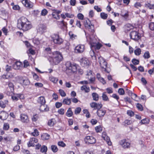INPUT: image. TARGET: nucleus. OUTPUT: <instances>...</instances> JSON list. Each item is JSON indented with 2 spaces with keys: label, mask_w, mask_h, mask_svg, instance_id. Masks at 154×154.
Masks as SVG:
<instances>
[{
  "label": "nucleus",
  "mask_w": 154,
  "mask_h": 154,
  "mask_svg": "<svg viewBox=\"0 0 154 154\" xmlns=\"http://www.w3.org/2000/svg\"><path fill=\"white\" fill-rule=\"evenodd\" d=\"M69 34L70 36V38L72 39H74L75 38L77 37V36L73 34L72 32H69Z\"/></svg>",
  "instance_id": "44"
},
{
  "label": "nucleus",
  "mask_w": 154,
  "mask_h": 154,
  "mask_svg": "<svg viewBox=\"0 0 154 154\" xmlns=\"http://www.w3.org/2000/svg\"><path fill=\"white\" fill-rule=\"evenodd\" d=\"M73 114V113L72 111L71 108H69L66 113V116L68 117H70L72 116Z\"/></svg>",
  "instance_id": "25"
},
{
  "label": "nucleus",
  "mask_w": 154,
  "mask_h": 154,
  "mask_svg": "<svg viewBox=\"0 0 154 154\" xmlns=\"http://www.w3.org/2000/svg\"><path fill=\"white\" fill-rule=\"evenodd\" d=\"M98 62L101 67L102 69V71L109 73L110 71L108 69L107 63L105 59L102 57L100 56L98 58Z\"/></svg>",
  "instance_id": "3"
},
{
  "label": "nucleus",
  "mask_w": 154,
  "mask_h": 154,
  "mask_svg": "<svg viewBox=\"0 0 154 154\" xmlns=\"http://www.w3.org/2000/svg\"><path fill=\"white\" fill-rule=\"evenodd\" d=\"M40 110L42 112L47 111L49 110V108L45 104L44 105H41Z\"/></svg>",
  "instance_id": "21"
},
{
  "label": "nucleus",
  "mask_w": 154,
  "mask_h": 154,
  "mask_svg": "<svg viewBox=\"0 0 154 154\" xmlns=\"http://www.w3.org/2000/svg\"><path fill=\"white\" fill-rule=\"evenodd\" d=\"M54 119H52L49 120L48 122V125L50 126H52L54 125Z\"/></svg>",
  "instance_id": "37"
},
{
  "label": "nucleus",
  "mask_w": 154,
  "mask_h": 154,
  "mask_svg": "<svg viewBox=\"0 0 154 154\" xmlns=\"http://www.w3.org/2000/svg\"><path fill=\"white\" fill-rule=\"evenodd\" d=\"M11 98L13 100L17 101L18 100V97L17 94H14V95L12 96Z\"/></svg>",
  "instance_id": "46"
},
{
  "label": "nucleus",
  "mask_w": 154,
  "mask_h": 154,
  "mask_svg": "<svg viewBox=\"0 0 154 154\" xmlns=\"http://www.w3.org/2000/svg\"><path fill=\"white\" fill-rule=\"evenodd\" d=\"M49 79L50 80L55 84H56L57 83L58 80L57 78L54 77L52 76H50Z\"/></svg>",
  "instance_id": "26"
},
{
  "label": "nucleus",
  "mask_w": 154,
  "mask_h": 154,
  "mask_svg": "<svg viewBox=\"0 0 154 154\" xmlns=\"http://www.w3.org/2000/svg\"><path fill=\"white\" fill-rule=\"evenodd\" d=\"M23 63L24 67H26L29 66V64L28 61L26 60H25L24 61Z\"/></svg>",
  "instance_id": "61"
},
{
  "label": "nucleus",
  "mask_w": 154,
  "mask_h": 154,
  "mask_svg": "<svg viewBox=\"0 0 154 154\" xmlns=\"http://www.w3.org/2000/svg\"><path fill=\"white\" fill-rule=\"evenodd\" d=\"M106 111L103 109H98L97 113V115L100 117H103L105 115Z\"/></svg>",
  "instance_id": "16"
},
{
  "label": "nucleus",
  "mask_w": 154,
  "mask_h": 154,
  "mask_svg": "<svg viewBox=\"0 0 154 154\" xmlns=\"http://www.w3.org/2000/svg\"><path fill=\"white\" fill-rule=\"evenodd\" d=\"M46 29V26L44 24H40L39 25L37 29L38 32L42 33L44 32Z\"/></svg>",
  "instance_id": "18"
},
{
  "label": "nucleus",
  "mask_w": 154,
  "mask_h": 154,
  "mask_svg": "<svg viewBox=\"0 0 154 154\" xmlns=\"http://www.w3.org/2000/svg\"><path fill=\"white\" fill-rule=\"evenodd\" d=\"M149 120L148 119H143L141 120V123L142 124H147L149 123Z\"/></svg>",
  "instance_id": "35"
},
{
  "label": "nucleus",
  "mask_w": 154,
  "mask_h": 154,
  "mask_svg": "<svg viewBox=\"0 0 154 154\" xmlns=\"http://www.w3.org/2000/svg\"><path fill=\"white\" fill-rule=\"evenodd\" d=\"M118 92L121 95H123L125 94V91L124 89L122 88L119 89Z\"/></svg>",
  "instance_id": "49"
},
{
  "label": "nucleus",
  "mask_w": 154,
  "mask_h": 154,
  "mask_svg": "<svg viewBox=\"0 0 154 154\" xmlns=\"http://www.w3.org/2000/svg\"><path fill=\"white\" fill-rule=\"evenodd\" d=\"M95 130L97 132H100L102 131V128L100 126H98L95 127Z\"/></svg>",
  "instance_id": "40"
},
{
  "label": "nucleus",
  "mask_w": 154,
  "mask_h": 154,
  "mask_svg": "<svg viewBox=\"0 0 154 154\" xmlns=\"http://www.w3.org/2000/svg\"><path fill=\"white\" fill-rule=\"evenodd\" d=\"M38 142V140L35 137H33L30 138L29 140L27 143L28 146L29 147L34 146H35V143H36Z\"/></svg>",
  "instance_id": "10"
},
{
  "label": "nucleus",
  "mask_w": 154,
  "mask_h": 154,
  "mask_svg": "<svg viewBox=\"0 0 154 154\" xmlns=\"http://www.w3.org/2000/svg\"><path fill=\"white\" fill-rule=\"evenodd\" d=\"M39 133L38 131L36 129H35L34 130V132H32L31 134L32 136L35 137L38 136L39 134Z\"/></svg>",
  "instance_id": "34"
},
{
  "label": "nucleus",
  "mask_w": 154,
  "mask_h": 154,
  "mask_svg": "<svg viewBox=\"0 0 154 154\" xmlns=\"http://www.w3.org/2000/svg\"><path fill=\"white\" fill-rule=\"evenodd\" d=\"M121 15L122 17H124L125 19H127L128 16V13L127 12H126L125 13L122 12Z\"/></svg>",
  "instance_id": "48"
},
{
  "label": "nucleus",
  "mask_w": 154,
  "mask_h": 154,
  "mask_svg": "<svg viewBox=\"0 0 154 154\" xmlns=\"http://www.w3.org/2000/svg\"><path fill=\"white\" fill-rule=\"evenodd\" d=\"M59 93L62 97H65L66 94L64 91L62 89H60L59 90Z\"/></svg>",
  "instance_id": "43"
},
{
  "label": "nucleus",
  "mask_w": 154,
  "mask_h": 154,
  "mask_svg": "<svg viewBox=\"0 0 154 154\" xmlns=\"http://www.w3.org/2000/svg\"><path fill=\"white\" fill-rule=\"evenodd\" d=\"M22 3L26 7L29 8H31L33 6L32 2L29 0H23L22 1Z\"/></svg>",
  "instance_id": "17"
},
{
  "label": "nucleus",
  "mask_w": 154,
  "mask_h": 154,
  "mask_svg": "<svg viewBox=\"0 0 154 154\" xmlns=\"http://www.w3.org/2000/svg\"><path fill=\"white\" fill-rule=\"evenodd\" d=\"M20 118L22 122L24 123H28L29 121L28 116L25 114L20 115Z\"/></svg>",
  "instance_id": "13"
},
{
  "label": "nucleus",
  "mask_w": 154,
  "mask_h": 154,
  "mask_svg": "<svg viewBox=\"0 0 154 154\" xmlns=\"http://www.w3.org/2000/svg\"><path fill=\"white\" fill-rule=\"evenodd\" d=\"M81 110V108L80 107H78L76 108L75 110V113L76 114H79Z\"/></svg>",
  "instance_id": "60"
},
{
  "label": "nucleus",
  "mask_w": 154,
  "mask_h": 154,
  "mask_svg": "<svg viewBox=\"0 0 154 154\" xmlns=\"http://www.w3.org/2000/svg\"><path fill=\"white\" fill-rule=\"evenodd\" d=\"M90 105L91 107L94 108V109H101L102 106V105L101 103H97L94 102L91 103Z\"/></svg>",
  "instance_id": "14"
},
{
  "label": "nucleus",
  "mask_w": 154,
  "mask_h": 154,
  "mask_svg": "<svg viewBox=\"0 0 154 154\" xmlns=\"http://www.w3.org/2000/svg\"><path fill=\"white\" fill-rule=\"evenodd\" d=\"M127 114L129 116H132L134 115V113L132 111L128 110L127 112Z\"/></svg>",
  "instance_id": "59"
},
{
  "label": "nucleus",
  "mask_w": 154,
  "mask_h": 154,
  "mask_svg": "<svg viewBox=\"0 0 154 154\" xmlns=\"http://www.w3.org/2000/svg\"><path fill=\"white\" fill-rule=\"evenodd\" d=\"M52 59V62L54 65H57L63 60L62 56L60 52L57 51L52 53L51 56Z\"/></svg>",
  "instance_id": "2"
},
{
  "label": "nucleus",
  "mask_w": 154,
  "mask_h": 154,
  "mask_svg": "<svg viewBox=\"0 0 154 154\" xmlns=\"http://www.w3.org/2000/svg\"><path fill=\"white\" fill-rule=\"evenodd\" d=\"M58 112L60 114L63 115L65 113L64 109L61 108L58 110Z\"/></svg>",
  "instance_id": "56"
},
{
  "label": "nucleus",
  "mask_w": 154,
  "mask_h": 154,
  "mask_svg": "<svg viewBox=\"0 0 154 154\" xmlns=\"http://www.w3.org/2000/svg\"><path fill=\"white\" fill-rule=\"evenodd\" d=\"M124 100L126 102H128L130 103H131V101L130 98L128 97H125L124 98Z\"/></svg>",
  "instance_id": "62"
},
{
  "label": "nucleus",
  "mask_w": 154,
  "mask_h": 154,
  "mask_svg": "<svg viewBox=\"0 0 154 154\" xmlns=\"http://www.w3.org/2000/svg\"><path fill=\"white\" fill-rule=\"evenodd\" d=\"M37 101L38 103L40 105H44L46 102L45 97L42 96L39 97L38 98Z\"/></svg>",
  "instance_id": "20"
},
{
  "label": "nucleus",
  "mask_w": 154,
  "mask_h": 154,
  "mask_svg": "<svg viewBox=\"0 0 154 154\" xmlns=\"http://www.w3.org/2000/svg\"><path fill=\"white\" fill-rule=\"evenodd\" d=\"M7 114L5 112H2L0 114V119L3 120L6 119L8 117Z\"/></svg>",
  "instance_id": "22"
},
{
  "label": "nucleus",
  "mask_w": 154,
  "mask_h": 154,
  "mask_svg": "<svg viewBox=\"0 0 154 154\" xmlns=\"http://www.w3.org/2000/svg\"><path fill=\"white\" fill-rule=\"evenodd\" d=\"M8 86L11 91H12L14 90V85L12 83L9 82L8 84Z\"/></svg>",
  "instance_id": "58"
},
{
  "label": "nucleus",
  "mask_w": 154,
  "mask_h": 154,
  "mask_svg": "<svg viewBox=\"0 0 154 154\" xmlns=\"http://www.w3.org/2000/svg\"><path fill=\"white\" fill-rule=\"evenodd\" d=\"M100 15L101 18L103 19H106L108 17L107 14L103 12L100 13Z\"/></svg>",
  "instance_id": "38"
},
{
  "label": "nucleus",
  "mask_w": 154,
  "mask_h": 154,
  "mask_svg": "<svg viewBox=\"0 0 154 154\" xmlns=\"http://www.w3.org/2000/svg\"><path fill=\"white\" fill-rule=\"evenodd\" d=\"M77 17L79 19L83 20L84 18V16L81 13H79L78 14Z\"/></svg>",
  "instance_id": "63"
},
{
  "label": "nucleus",
  "mask_w": 154,
  "mask_h": 154,
  "mask_svg": "<svg viewBox=\"0 0 154 154\" xmlns=\"http://www.w3.org/2000/svg\"><path fill=\"white\" fill-rule=\"evenodd\" d=\"M106 92L103 93L102 94V99L104 101L109 100V99L107 95L105 94Z\"/></svg>",
  "instance_id": "39"
},
{
  "label": "nucleus",
  "mask_w": 154,
  "mask_h": 154,
  "mask_svg": "<svg viewBox=\"0 0 154 154\" xmlns=\"http://www.w3.org/2000/svg\"><path fill=\"white\" fill-rule=\"evenodd\" d=\"M3 32L4 33L5 35H7L8 32V30L5 27H3L2 29Z\"/></svg>",
  "instance_id": "64"
},
{
  "label": "nucleus",
  "mask_w": 154,
  "mask_h": 154,
  "mask_svg": "<svg viewBox=\"0 0 154 154\" xmlns=\"http://www.w3.org/2000/svg\"><path fill=\"white\" fill-rule=\"evenodd\" d=\"M81 90L82 91H85V92L86 93H88L90 91L89 88L85 85H83L81 87Z\"/></svg>",
  "instance_id": "23"
},
{
  "label": "nucleus",
  "mask_w": 154,
  "mask_h": 154,
  "mask_svg": "<svg viewBox=\"0 0 154 154\" xmlns=\"http://www.w3.org/2000/svg\"><path fill=\"white\" fill-rule=\"evenodd\" d=\"M88 79L89 80V83H94L95 81V78L94 77H90V78L88 77Z\"/></svg>",
  "instance_id": "54"
},
{
  "label": "nucleus",
  "mask_w": 154,
  "mask_h": 154,
  "mask_svg": "<svg viewBox=\"0 0 154 154\" xmlns=\"http://www.w3.org/2000/svg\"><path fill=\"white\" fill-rule=\"evenodd\" d=\"M137 107L140 111H142L143 109L142 106L140 104L138 103L136 105Z\"/></svg>",
  "instance_id": "51"
},
{
  "label": "nucleus",
  "mask_w": 154,
  "mask_h": 154,
  "mask_svg": "<svg viewBox=\"0 0 154 154\" xmlns=\"http://www.w3.org/2000/svg\"><path fill=\"white\" fill-rule=\"evenodd\" d=\"M141 50L140 48H137L134 50V53L135 55L137 56H139L141 54Z\"/></svg>",
  "instance_id": "31"
},
{
  "label": "nucleus",
  "mask_w": 154,
  "mask_h": 154,
  "mask_svg": "<svg viewBox=\"0 0 154 154\" xmlns=\"http://www.w3.org/2000/svg\"><path fill=\"white\" fill-rule=\"evenodd\" d=\"M53 17L55 19L57 20H59L60 18V16L59 15L57 14H54V13H53L52 14Z\"/></svg>",
  "instance_id": "55"
},
{
  "label": "nucleus",
  "mask_w": 154,
  "mask_h": 154,
  "mask_svg": "<svg viewBox=\"0 0 154 154\" xmlns=\"http://www.w3.org/2000/svg\"><path fill=\"white\" fill-rule=\"evenodd\" d=\"M5 103L2 101H0V106L2 108H4L6 106L5 104L8 102V101L7 100H6L5 101Z\"/></svg>",
  "instance_id": "41"
},
{
  "label": "nucleus",
  "mask_w": 154,
  "mask_h": 154,
  "mask_svg": "<svg viewBox=\"0 0 154 154\" xmlns=\"http://www.w3.org/2000/svg\"><path fill=\"white\" fill-rule=\"evenodd\" d=\"M33 42L34 44L36 45H38L40 43V41L37 38H35L33 40Z\"/></svg>",
  "instance_id": "45"
},
{
  "label": "nucleus",
  "mask_w": 154,
  "mask_h": 154,
  "mask_svg": "<svg viewBox=\"0 0 154 154\" xmlns=\"http://www.w3.org/2000/svg\"><path fill=\"white\" fill-rule=\"evenodd\" d=\"M58 145L62 147H64L66 146L65 144L63 141L59 142L58 143Z\"/></svg>",
  "instance_id": "57"
},
{
  "label": "nucleus",
  "mask_w": 154,
  "mask_h": 154,
  "mask_svg": "<svg viewBox=\"0 0 154 154\" xmlns=\"http://www.w3.org/2000/svg\"><path fill=\"white\" fill-rule=\"evenodd\" d=\"M101 46L102 45L99 43H91V49H93L94 48L95 49L99 50Z\"/></svg>",
  "instance_id": "15"
},
{
  "label": "nucleus",
  "mask_w": 154,
  "mask_h": 154,
  "mask_svg": "<svg viewBox=\"0 0 154 154\" xmlns=\"http://www.w3.org/2000/svg\"><path fill=\"white\" fill-rule=\"evenodd\" d=\"M149 27L150 30H154V23L153 22L151 23L149 25Z\"/></svg>",
  "instance_id": "52"
},
{
  "label": "nucleus",
  "mask_w": 154,
  "mask_h": 154,
  "mask_svg": "<svg viewBox=\"0 0 154 154\" xmlns=\"http://www.w3.org/2000/svg\"><path fill=\"white\" fill-rule=\"evenodd\" d=\"M38 118V115L35 114L33 115L32 118V119L33 122H36L37 121Z\"/></svg>",
  "instance_id": "36"
},
{
  "label": "nucleus",
  "mask_w": 154,
  "mask_h": 154,
  "mask_svg": "<svg viewBox=\"0 0 154 154\" xmlns=\"http://www.w3.org/2000/svg\"><path fill=\"white\" fill-rule=\"evenodd\" d=\"M81 65L84 67H87L89 64V62L88 59L83 58L80 60Z\"/></svg>",
  "instance_id": "12"
},
{
  "label": "nucleus",
  "mask_w": 154,
  "mask_h": 154,
  "mask_svg": "<svg viewBox=\"0 0 154 154\" xmlns=\"http://www.w3.org/2000/svg\"><path fill=\"white\" fill-rule=\"evenodd\" d=\"M119 143L124 148H129L130 144V143L125 139H123L120 141Z\"/></svg>",
  "instance_id": "11"
},
{
  "label": "nucleus",
  "mask_w": 154,
  "mask_h": 154,
  "mask_svg": "<svg viewBox=\"0 0 154 154\" xmlns=\"http://www.w3.org/2000/svg\"><path fill=\"white\" fill-rule=\"evenodd\" d=\"M84 140L86 143L93 144L95 143L96 139L93 136H86L84 139Z\"/></svg>",
  "instance_id": "7"
},
{
  "label": "nucleus",
  "mask_w": 154,
  "mask_h": 154,
  "mask_svg": "<svg viewBox=\"0 0 154 154\" xmlns=\"http://www.w3.org/2000/svg\"><path fill=\"white\" fill-rule=\"evenodd\" d=\"M51 149L54 152H56L58 150L57 146L54 145H52L51 146Z\"/></svg>",
  "instance_id": "32"
},
{
  "label": "nucleus",
  "mask_w": 154,
  "mask_h": 154,
  "mask_svg": "<svg viewBox=\"0 0 154 154\" xmlns=\"http://www.w3.org/2000/svg\"><path fill=\"white\" fill-rule=\"evenodd\" d=\"M85 49L83 45L80 44L77 45L75 48V52L76 53H81L84 52Z\"/></svg>",
  "instance_id": "8"
},
{
  "label": "nucleus",
  "mask_w": 154,
  "mask_h": 154,
  "mask_svg": "<svg viewBox=\"0 0 154 154\" xmlns=\"http://www.w3.org/2000/svg\"><path fill=\"white\" fill-rule=\"evenodd\" d=\"M131 38L135 41H137L140 38V34L137 31H133L130 34Z\"/></svg>",
  "instance_id": "6"
},
{
  "label": "nucleus",
  "mask_w": 154,
  "mask_h": 154,
  "mask_svg": "<svg viewBox=\"0 0 154 154\" xmlns=\"http://www.w3.org/2000/svg\"><path fill=\"white\" fill-rule=\"evenodd\" d=\"M22 64L20 62H16L13 66V67L14 69H19L22 67Z\"/></svg>",
  "instance_id": "19"
},
{
  "label": "nucleus",
  "mask_w": 154,
  "mask_h": 154,
  "mask_svg": "<svg viewBox=\"0 0 154 154\" xmlns=\"http://www.w3.org/2000/svg\"><path fill=\"white\" fill-rule=\"evenodd\" d=\"M49 137L50 135L47 133L43 134L41 136L42 139L43 140H47L49 138Z\"/></svg>",
  "instance_id": "24"
},
{
  "label": "nucleus",
  "mask_w": 154,
  "mask_h": 154,
  "mask_svg": "<svg viewBox=\"0 0 154 154\" xmlns=\"http://www.w3.org/2000/svg\"><path fill=\"white\" fill-rule=\"evenodd\" d=\"M48 13V11L46 9H44L41 12V15L42 16H45Z\"/></svg>",
  "instance_id": "53"
},
{
  "label": "nucleus",
  "mask_w": 154,
  "mask_h": 154,
  "mask_svg": "<svg viewBox=\"0 0 154 154\" xmlns=\"http://www.w3.org/2000/svg\"><path fill=\"white\" fill-rule=\"evenodd\" d=\"M66 66L67 69L70 70L72 72H75L76 71L77 65L73 63H72L70 61H67L66 63Z\"/></svg>",
  "instance_id": "5"
},
{
  "label": "nucleus",
  "mask_w": 154,
  "mask_h": 154,
  "mask_svg": "<svg viewBox=\"0 0 154 154\" xmlns=\"http://www.w3.org/2000/svg\"><path fill=\"white\" fill-rule=\"evenodd\" d=\"M9 128V124L8 123H5L4 124L3 129L5 130H8Z\"/></svg>",
  "instance_id": "47"
},
{
  "label": "nucleus",
  "mask_w": 154,
  "mask_h": 154,
  "mask_svg": "<svg viewBox=\"0 0 154 154\" xmlns=\"http://www.w3.org/2000/svg\"><path fill=\"white\" fill-rule=\"evenodd\" d=\"M93 100L95 101H97L99 99V96L96 93H93L92 94Z\"/></svg>",
  "instance_id": "27"
},
{
  "label": "nucleus",
  "mask_w": 154,
  "mask_h": 154,
  "mask_svg": "<svg viewBox=\"0 0 154 154\" xmlns=\"http://www.w3.org/2000/svg\"><path fill=\"white\" fill-rule=\"evenodd\" d=\"M51 41L55 44L60 45L63 42V39L60 37L58 34H54L51 36Z\"/></svg>",
  "instance_id": "4"
},
{
  "label": "nucleus",
  "mask_w": 154,
  "mask_h": 154,
  "mask_svg": "<svg viewBox=\"0 0 154 154\" xmlns=\"http://www.w3.org/2000/svg\"><path fill=\"white\" fill-rule=\"evenodd\" d=\"M103 139L106 141L108 145L110 146L112 145V143L110 140L109 138L107 136L105 138H103Z\"/></svg>",
  "instance_id": "30"
},
{
  "label": "nucleus",
  "mask_w": 154,
  "mask_h": 154,
  "mask_svg": "<svg viewBox=\"0 0 154 154\" xmlns=\"http://www.w3.org/2000/svg\"><path fill=\"white\" fill-rule=\"evenodd\" d=\"M20 82L21 83L25 85H29L30 83L29 80L27 79H23Z\"/></svg>",
  "instance_id": "29"
},
{
  "label": "nucleus",
  "mask_w": 154,
  "mask_h": 154,
  "mask_svg": "<svg viewBox=\"0 0 154 154\" xmlns=\"http://www.w3.org/2000/svg\"><path fill=\"white\" fill-rule=\"evenodd\" d=\"M47 150V147L45 146H43L41 149H40V151L42 152H46Z\"/></svg>",
  "instance_id": "42"
},
{
  "label": "nucleus",
  "mask_w": 154,
  "mask_h": 154,
  "mask_svg": "<svg viewBox=\"0 0 154 154\" xmlns=\"http://www.w3.org/2000/svg\"><path fill=\"white\" fill-rule=\"evenodd\" d=\"M84 22L85 27L86 28L90 29L91 31L93 30L94 26L91 24V22L88 19H85Z\"/></svg>",
  "instance_id": "9"
},
{
  "label": "nucleus",
  "mask_w": 154,
  "mask_h": 154,
  "mask_svg": "<svg viewBox=\"0 0 154 154\" xmlns=\"http://www.w3.org/2000/svg\"><path fill=\"white\" fill-rule=\"evenodd\" d=\"M132 62L134 65H137L139 63V61L135 59H133L132 60Z\"/></svg>",
  "instance_id": "50"
},
{
  "label": "nucleus",
  "mask_w": 154,
  "mask_h": 154,
  "mask_svg": "<svg viewBox=\"0 0 154 154\" xmlns=\"http://www.w3.org/2000/svg\"><path fill=\"white\" fill-rule=\"evenodd\" d=\"M143 57L145 59H148L150 57V54L148 51H146L144 54Z\"/></svg>",
  "instance_id": "33"
},
{
  "label": "nucleus",
  "mask_w": 154,
  "mask_h": 154,
  "mask_svg": "<svg viewBox=\"0 0 154 154\" xmlns=\"http://www.w3.org/2000/svg\"><path fill=\"white\" fill-rule=\"evenodd\" d=\"M17 26L20 29L26 31L30 29L32 26L27 18L22 17L18 20Z\"/></svg>",
  "instance_id": "1"
},
{
  "label": "nucleus",
  "mask_w": 154,
  "mask_h": 154,
  "mask_svg": "<svg viewBox=\"0 0 154 154\" xmlns=\"http://www.w3.org/2000/svg\"><path fill=\"white\" fill-rule=\"evenodd\" d=\"M63 103L64 104L69 105L71 103V99L68 98L64 99L63 100Z\"/></svg>",
  "instance_id": "28"
}]
</instances>
